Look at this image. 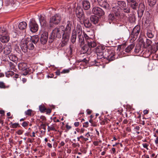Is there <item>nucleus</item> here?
<instances>
[{"instance_id":"obj_1","label":"nucleus","mask_w":158,"mask_h":158,"mask_svg":"<svg viewBox=\"0 0 158 158\" xmlns=\"http://www.w3.org/2000/svg\"><path fill=\"white\" fill-rule=\"evenodd\" d=\"M33 43L31 41V38H24L21 40L20 47L23 52L26 53L27 52L28 49L33 50L34 48Z\"/></svg>"},{"instance_id":"obj_2","label":"nucleus","mask_w":158,"mask_h":158,"mask_svg":"<svg viewBox=\"0 0 158 158\" xmlns=\"http://www.w3.org/2000/svg\"><path fill=\"white\" fill-rule=\"evenodd\" d=\"M105 59L109 61L114 60L116 59L115 50L113 48L106 49L104 52Z\"/></svg>"},{"instance_id":"obj_3","label":"nucleus","mask_w":158,"mask_h":158,"mask_svg":"<svg viewBox=\"0 0 158 158\" xmlns=\"http://www.w3.org/2000/svg\"><path fill=\"white\" fill-rule=\"evenodd\" d=\"M64 27L63 26L61 25L59 27H56L52 31L51 39H53L56 38H60L62 35H63V31Z\"/></svg>"},{"instance_id":"obj_4","label":"nucleus","mask_w":158,"mask_h":158,"mask_svg":"<svg viewBox=\"0 0 158 158\" xmlns=\"http://www.w3.org/2000/svg\"><path fill=\"white\" fill-rule=\"evenodd\" d=\"M18 66L19 69L23 72V74L24 75H26L28 74H30L33 72L31 69L28 68L27 64L26 63H20L19 64Z\"/></svg>"},{"instance_id":"obj_5","label":"nucleus","mask_w":158,"mask_h":158,"mask_svg":"<svg viewBox=\"0 0 158 158\" xmlns=\"http://www.w3.org/2000/svg\"><path fill=\"white\" fill-rule=\"evenodd\" d=\"M72 27V21L70 20L67 21L64 25L63 26L64 29L63 34L70 36Z\"/></svg>"},{"instance_id":"obj_6","label":"nucleus","mask_w":158,"mask_h":158,"mask_svg":"<svg viewBox=\"0 0 158 158\" xmlns=\"http://www.w3.org/2000/svg\"><path fill=\"white\" fill-rule=\"evenodd\" d=\"M61 20V17L59 14H56L51 17L49 20L50 26H52L53 24L57 25L60 23Z\"/></svg>"},{"instance_id":"obj_7","label":"nucleus","mask_w":158,"mask_h":158,"mask_svg":"<svg viewBox=\"0 0 158 158\" xmlns=\"http://www.w3.org/2000/svg\"><path fill=\"white\" fill-rule=\"evenodd\" d=\"M117 4L120 7V9L123 10L125 13H129L130 12L129 8L125 2L123 1H118L117 2Z\"/></svg>"},{"instance_id":"obj_8","label":"nucleus","mask_w":158,"mask_h":158,"mask_svg":"<svg viewBox=\"0 0 158 158\" xmlns=\"http://www.w3.org/2000/svg\"><path fill=\"white\" fill-rule=\"evenodd\" d=\"M76 14L77 17L81 20L85 17L83 10L80 6H78L76 10Z\"/></svg>"},{"instance_id":"obj_9","label":"nucleus","mask_w":158,"mask_h":158,"mask_svg":"<svg viewBox=\"0 0 158 158\" xmlns=\"http://www.w3.org/2000/svg\"><path fill=\"white\" fill-rule=\"evenodd\" d=\"M93 14L99 16H103L105 14L104 11L101 8L97 7H94L92 10Z\"/></svg>"},{"instance_id":"obj_10","label":"nucleus","mask_w":158,"mask_h":158,"mask_svg":"<svg viewBox=\"0 0 158 158\" xmlns=\"http://www.w3.org/2000/svg\"><path fill=\"white\" fill-rule=\"evenodd\" d=\"M29 26L31 31L32 32H35L38 30V25L34 21H32L30 22Z\"/></svg>"},{"instance_id":"obj_11","label":"nucleus","mask_w":158,"mask_h":158,"mask_svg":"<svg viewBox=\"0 0 158 158\" xmlns=\"http://www.w3.org/2000/svg\"><path fill=\"white\" fill-rule=\"evenodd\" d=\"M48 33L47 31H44L41 35L40 37V41L43 44H45L48 40Z\"/></svg>"},{"instance_id":"obj_12","label":"nucleus","mask_w":158,"mask_h":158,"mask_svg":"<svg viewBox=\"0 0 158 158\" xmlns=\"http://www.w3.org/2000/svg\"><path fill=\"white\" fill-rule=\"evenodd\" d=\"M70 36L69 35L63 34L62 41L60 43L61 47H64L69 42Z\"/></svg>"},{"instance_id":"obj_13","label":"nucleus","mask_w":158,"mask_h":158,"mask_svg":"<svg viewBox=\"0 0 158 158\" xmlns=\"http://www.w3.org/2000/svg\"><path fill=\"white\" fill-rule=\"evenodd\" d=\"M121 9L120 7L118 6H115L113 7L112 10L113 12V13L115 14L116 17H120Z\"/></svg>"},{"instance_id":"obj_14","label":"nucleus","mask_w":158,"mask_h":158,"mask_svg":"<svg viewBox=\"0 0 158 158\" xmlns=\"http://www.w3.org/2000/svg\"><path fill=\"white\" fill-rule=\"evenodd\" d=\"M120 17H117L115 14L113 13L110 14L108 16V20L110 23L113 21L118 20Z\"/></svg>"},{"instance_id":"obj_15","label":"nucleus","mask_w":158,"mask_h":158,"mask_svg":"<svg viewBox=\"0 0 158 158\" xmlns=\"http://www.w3.org/2000/svg\"><path fill=\"white\" fill-rule=\"evenodd\" d=\"M99 5L105 9H108L109 5L105 0H98Z\"/></svg>"},{"instance_id":"obj_16","label":"nucleus","mask_w":158,"mask_h":158,"mask_svg":"<svg viewBox=\"0 0 158 158\" xmlns=\"http://www.w3.org/2000/svg\"><path fill=\"white\" fill-rule=\"evenodd\" d=\"M140 31V27L139 25H137L133 28L131 34L134 36H137L139 35Z\"/></svg>"},{"instance_id":"obj_17","label":"nucleus","mask_w":158,"mask_h":158,"mask_svg":"<svg viewBox=\"0 0 158 158\" xmlns=\"http://www.w3.org/2000/svg\"><path fill=\"white\" fill-rule=\"evenodd\" d=\"M88 46L90 48L95 47L97 46L96 42L93 39H90L87 41Z\"/></svg>"},{"instance_id":"obj_18","label":"nucleus","mask_w":158,"mask_h":158,"mask_svg":"<svg viewBox=\"0 0 158 158\" xmlns=\"http://www.w3.org/2000/svg\"><path fill=\"white\" fill-rule=\"evenodd\" d=\"M11 50V46L8 44L4 47V52L6 55H8L10 53Z\"/></svg>"},{"instance_id":"obj_19","label":"nucleus","mask_w":158,"mask_h":158,"mask_svg":"<svg viewBox=\"0 0 158 158\" xmlns=\"http://www.w3.org/2000/svg\"><path fill=\"white\" fill-rule=\"evenodd\" d=\"M81 52L83 54L87 53L89 54L91 53V50L89 49L88 46L85 45L82 47Z\"/></svg>"},{"instance_id":"obj_20","label":"nucleus","mask_w":158,"mask_h":158,"mask_svg":"<svg viewBox=\"0 0 158 158\" xmlns=\"http://www.w3.org/2000/svg\"><path fill=\"white\" fill-rule=\"evenodd\" d=\"M82 5L85 10H87L90 8V4L88 1L84 0L82 1Z\"/></svg>"},{"instance_id":"obj_21","label":"nucleus","mask_w":158,"mask_h":158,"mask_svg":"<svg viewBox=\"0 0 158 158\" xmlns=\"http://www.w3.org/2000/svg\"><path fill=\"white\" fill-rule=\"evenodd\" d=\"M0 40L2 43H6L9 40V37L8 34L3 35H0Z\"/></svg>"},{"instance_id":"obj_22","label":"nucleus","mask_w":158,"mask_h":158,"mask_svg":"<svg viewBox=\"0 0 158 158\" xmlns=\"http://www.w3.org/2000/svg\"><path fill=\"white\" fill-rule=\"evenodd\" d=\"M145 9L144 5L143 3L139 4L138 10V14L142 15L143 14Z\"/></svg>"},{"instance_id":"obj_23","label":"nucleus","mask_w":158,"mask_h":158,"mask_svg":"<svg viewBox=\"0 0 158 158\" xmlns=\"http://www.w3.org/2000/svg\"><path fill=\"white\" fill-rule=\"evenodd\" d=\"M77 38V34L76 30H73L72 31V36L71 37V42L73 43L74 44L76 41Z\"/></svg>"},{"instance_id":"obj_24","label":"nucleus","mask_w":158,"mask_h":158,"mask_svg":"<svg viewBox=\"0 0 158 158\" xmlns=\"http://www.w3.org/2000/svg\"><path fill=\"white\" fill-rule=\"evenodd\" d=\"M81 20H83V23L86 27L89 28L91 26V23L88 19H85L84 17V19H81Z\"/></svg>"},{"instance_id":"obj_25","label":"nucleus","mask_w":158,"mask_h":158,"mask_svg":"<svg viewBox=\"0 0 158 158\" xmlns=\"http://www.w3.org/2000/svg\"><path fill=\"white\" fill-rule=\"evenodd\" d=\"M27 24L26 22H22L19 23L18 27L20 30H23L27 27Z\"/></svg>"},{"instance_id":"obj_26","label":"nucleus","mask_w":158,"mask_h":158,"mask_svg":"<svg viewBox=\"0 0 158 158\" xmlns=\"http://www.w3.org/2000/svg\"><path fill=\"white\" fill-rule=\"evenodd\" d=\"M9 59L16 64L18 60V57L14 54H10L9 56Z\"/></svg>"},{"instance_id":"obj_27","label":"nucleus","mask_w":158,"mask_h":158,"mask_svg":"<svg viewBox=\"0 0 158 158\" xmlns=\"http://www.w3.org/2000/svg\"><path fill=\"white\" fill-rule=\"evenodd\" d=\"M91 22L94 24L97 23L98 22V17L95 15H92L90 17Z\"/></svg>"},{"instance_id":"obj_28","label":"nucleus","mask_w":158,"mask_h":158,"mask_svg":"<svg viewBox=\"0 0 158 158\" xmlns=\"http://www.w3.org/2000/svg\"><path fill=\"white\" fill-rule=\"evenodd\" d=\"M31 41H32L34 44H36L38 41L39 38L37 35H35L31 37Z\"/></svg>"},{"instance_id":"obj_29","label":"nucleus","mask_w":158,"mask_h":158,"mask_svg":"<svg viewBox=\"0 0 158 158\" xmlns=\"http://www.w3.org/2000/svg\"><path fill=\"white\" fill-rule=\"evenodd\" d=\"M76 33H77L78 36L82 35V28L80 25H77L76 27Z\"/></svg>"},{"instance_id":"obj_30","label":"nucleus","mask_w":158,"mask_h":158,"mask_svg":"<svg viewBox=\"0 0 158 158\" xmlns=\"http://www.w3.org/2000/svg\"><path fill=\"white\" fill-rule=\"evenodd\" d=\"M8 34L6 29L4 27H0V35H3Z\"/></svg>"},{"instance_id":"obj_31","label":"nucleus","mask_w":158,"mask_h":158,"mask_svg":"<svg viewBox=\"0 0 158 158\" xmlns=\"http://www.w3.org/2000/svg\"><path fill=\"white\" fill-rule=\"evenodd\" d=\"M134 47V45L131 44L127 46L125 49V51L127 53H130Z\"/></svg>"},{"instance_id":"obj_32","label":"nucleus","mask_w":158,"mask_h":158,"mask_svg":"<svg viewBox=\"0 0 158 158\" xmlns=\"http://www.w3.org/2000/svg\"><path fill=\"white\" fill-rule=\"evenodd\" d=\"M77 37L79 39V41L80 43V45L81 46L85 43L84 37L83 35H81L77 36Z\"/></svg>"},{"instance_id":"obj_33","label":"nucleus","mask_w":158,"mask_h":158,"mask_svg":"<svg viewBox=\"0 0 158 158\" xmlns=\"http://www.w3.org/2000/svg\"><path fill=\"white\" fill-rule=\"evenodd\" d=\"M105 47L102 46H98L96 48V52H103L105 49Z\"/></svg>"},{"instance_id":"obj_34","label":"nucleus","mask_w":158,"mask_h":158,"mask_svg":"<svg viewBox=\"0 0 158 158\" xmlns=\"http://www.w3.org/2000/svg\"><path fill=\"white\" fill-rule=\"evenodd\" d=\"M25 114L26 115L28 116H31L32 115H34L33 111L31 109H28L25 112Z\"/></svg>"},{"instance_id":"obj_35","label":"nucleus","mask_w":158,"mask_h":158,"mask_svg":"<svg viewBox=\"0 0 158 158\" xmlns=\"http://www.w3.org/2000/svg\"><path fill=\"white\" fill-rule=\"evenodd\" d=\"M39 20L40 24L41 25H44L46 24V21L44 17L40 16L39 18Z\"/></svg>"},{"instance_id":"obj_36","label":"nucleus","mask_w":158,"mask_h":158,"mask_svg":"<svg viewBox=\"0 0 158 158\" xmlns=\"http://www.w3.org/2000/svg\"><path fill=\"white\" fill-rule=\"evenodd\" d=\"M97 55V57L98 59H101L102 58H105V54L104 52H96Z\"/></svg>"},{"instance_id":"obj_37","label":"nucleus","mask_w":158,"mask_h":158,"mask_svg":"<svg viewBox=\"0 0 158 158\" xmlns=\"http://www.w3.org/2000/svg\"><path fill=\"white\" fill-rule=\"evenodd\" d=\"M138 3L135 2L131 3L130 5L132 9L134 10H136L138 7Z\"/></svg>"},{"instance_id":"obj_38","label":"nucleus","mask_w":158,"mask_h":158,"mask_svg":"<svg viewBox=\"0 0 158 158\" xmlns=\"http://www.w3.org/2000/svg\"><path fill=\"white\" fill-rule=\"evenodd\" d=\"M110 121V120L107 118L104 119L100 122V124L101 125H104L108 123Z\"/></svg>"},{"instance_id":"obj_39","label":"nucleus","mask_w":158,"mask_h":158,"mask_svg":"<svg viewBox=\"0 0 158 158\" xmlns=\"http://www.w3.org/2000/svg\"><path fill=\"white\" fill-rule=\"evenodd\" d=\"M147 34L148 37L149 38H152L154 36V35L150 30L148 31Z\"/></svg>"},{"instance_id":"obj_40","label":"nucleus","mask_w":158,"mask_h":158,"mask_svg":"<svg viewBox=\"0 0 158 158\" xmlns=\"http://www.w3.org/2000/svg\"><path fill=\"white\" fill-rule=\"evenodd\" d=\"M39 109L40 111L42 113L44 112L46 110V108L44 105H41L39 106Z\"/></svg>"},{"instance_id":"obj_41","label":"nucleus","mask_w":158,"mask_h":158,"mask_svg":"<svg viewBox=\"0 0 158 158\" xmlns=\"http://www.w3.org/2000/svg\"><path fill=\"white\" fill-rule=\"evenodd\" d=\"M149 5L151 6H152L156 3L157 0H148Z\"/></svg>"},{"instance_id":"obj_42","label":"nucleus","mask_w":158,"mask_h":158,"mask_svg":"<svg viewBox=\"0 0 158 158\" xmlns=\"http://www.w3.org/2000/svg\"><path fill=\"white\" fill-rule=\"evenodd\" d=\"M9 64L10 69L14 70L15 69V65L14 64L11 62H10L9 63Z\"/></svg>"},{"instance_id":"obj_43","label":"nucleus","mask_w":158,"mask_h":158,"mask_svg":"<svg viewBox=\"0 0 158 158\" xmlns=\"http://www.w3.org/2000/svg\"><path fill=\"white\" fill-rule=\"evenodd\" d=\"M73 54V49L71 47V45L69 47V48L68 52V55L69 56H71Z\"/></svg>"},{"instance_id":"obj_44","label":"nucleus","mask_w":158,"mask_h":158,"mask_svg":"<svg viewBox=\"0 0 158 158\" xmlns=\"http://www.w3.org/2000/svg\"><path fill=\"white\" fill-rule=\"evenodd\" d=\"M84 34V38L85 39V40H86L87 42V41L89 40L90 39H91L90 37H89L87 34H86L85 33H83Z\"/></svg>"},{"instance_id":"obj_45","label":"nucleus","mask_w":158,"mask_h":158,"mask_svg":"<svg viewBox=\"0 0 158 158\" xmlns=\"http://www.w3.org/2000/svg\"><path fill=\"white\" fill-rule=\"evenodd\" d=\"M48 131H55V127L53 125H52L50 126L48 125Z\"/></svg>"},{"instance_id":"obj_46","label":"nucleus","mask_w":158,"mask_h":158,"mask_svg":"<svg viewBox=\"0 0 158 158\" xmlns=\"http://www.w3.org/2000/svg\"><path fill=\"white\" fill-rule=\"evenodd\" d=\"M11 124L12 126V127L15 128L17 127L19 125V124L18 123H12V122H10V125Z\"/></svg>"},{"instance_id":"obj_47","label":"nucleus","mask_w":158,"mask_h":158,"mask_svg":"<svg viewBox=\"0 0 158 158\" xmlns=\"http://www.w3.org/2000/svg\"><path fill=\"white\" fill-rule=\"evenodd\" d=\"M140 47H136L135 48V52L136 53H139L140 51Z\"/></svg>"},{"instance_id":"obj_48","label":"nucleus","mask_w":158,"mask_h":158,"mask_svg":"<svg viewBox=\"0 0 158 158\" xmlns=\"http://www.w3.org/2000/svg\"><path fill=\"white\" fill-rule=\"evenodd\" d=\"M40 118L41 120L40 121V122L41 123H43V122H42V121H46V118L44 116H41L40 117Z\"/></svg>"},{"instance_id":"obj_49","label":"nucleus","mask_w":158,"mask_h":158,"mask_svg":"<svg viewBox=\"0 0 158 158\" xmlns=\"http://www.w3.org/2000/svg\"><path fill=\"white\" fill-rule=\"evenodd\" d=\"M146 44H147V46L148 47L150 45H151V44H152V42L149 40L148 39H146Z\"/></svg>"},{"instance_id":"obj_50","label":"nucleus","mask_w":158,"mask_h":158,"mask_svg":"<svg viewBox=\"0 0 158 158\" xmlns=\"http://www.w3.org/2000/svg\"><path fill=\"white\" fill-rule=\"evenodd\" d=\"M5 88V85L4 83L2 81L0 82V88Z\"/></svg>"},{"instance_id":"obj_51","label":"nucleus","mask_w":158,"mask_h":158,"mask_svg":"<svg viewBox=\"0 0 158 158\" xmlns=\"http://www.w3.org/2000/svg\"><path fill=\"white\" fill-rule=\"evenodd\" d=\"M28 122L24 121L22 125L23 127H25L28 125Z\"/></svg>"},{"instance_id":"obj_52","label":"nucleus","mask_w":158,"mask_h":158,"mask_svg":"<svg viewBox=\"0 0 158 158\" xmlns=\"http://www.w3.org/2000/svg\"><path fill=\"white\" fill-rule=\"evenodd\" d=\"M80 139H82V141H86L89 140L88 138H85L84 137V136H83L82 135L80 136Z\"/></svg>"},{"instance_id":"obj_53","label":"nucleus","mask_w":158,"mask_h":158,"mask_svg":"<svg viewBox=\"0 0 158 158\" xmlns=\"http://www.w3.org/2000/svg\"><path fill=\"white\" fill-rule=\"evenodd\" d=\"M65 143L63 141H61L60 143L59 144L58 148H60L64 146L65 145Z\"/></svg>"},{"instance_id":"obj_54","label":"nucleus","mask_w":158,"mask_h":158,"mask_svg":"<svg viewBox=\"0 0 158 158\" xmlns=\"http://www.w3.org/2000/svg\"><path fill=\"white\" fill-rule=\"evenodd\" d=\"M69 72V69H64L61 72V73H68Z\"/></svg>"},{"instance_id":"obj_55","label":"nucleus","mask_w":158,"mask_h":158,"mask_svg":"<svg viewBox=\"0 0 158 158\" xmlns=\"http://www.w3.org/2000/svg\"><path fill=\"white\" fill-rule=\"evenodd\" d=\"M23 131L22 130H19L17 132V134L19 135H21L23 134Z\"/></svg>"},{"instance_id":"obj_56","label":"nucleus","mask_w":158,"mask_h":158,"mask_svg":"<svg viewBox=\"0 0 158 158\" xmlns=\"http://www.w3.org/2000/svg\"><path fill=\"white\" fill-rule=\"evenodd\" d=\"M89 126V123L88 122H85L83 123V127H87Z\"/></svg>"},{"instance_id":"obj_57","label":"nucleus","mask_w":158,"mask_h":158,"mask_svg":"<svg viewBox=\"0 0 158 158\" xmlns=\"http://www.w3.org/2000/svg\"><path fill=\"white\" fill-rule=\"evenodd\" d=\"M111 151H112V152H111V153H113V154H115L116 150L115 148H112Z\"/></svg>"},{"instance_id":"obj_58","label":"nucleus","mask_w":158,"mask_h":158,"mask_svg":"<svg viewBox=\"0 0 158 158\" xmlns=\"http://www.w3.org/2000/svg\"><path fill=\"white\" fill-rule=\"evenodd\" d=\"M143 146L144 148H146L148 150V145L147 144V143H143Z\"/></svg>"},{"instance_id":"obj_59","label":"nucleus","mask_w":158,"mask_h":158,"mask_svg":"<svg viewBox=\"0 0 158 158\" xmlns=\"http://www.w3.org/2000/svg\"><path fill=\"white\" fill-rule=\"evenodd\" d=\"M3 50V46L2 44L0 42V53L2 52Z\"/></svg>"},{"instance_id":"obj_60","label":"nucleus","mask_w":158,"mask_h":158,"mask_svg":"<svg viewBox=\"0 0 158 158\" xmlns=\"http://www.w3.org/2000/svg\"><path fill=\"white\" fill-rule=\"evenodd\" d=\"M94 145L95 146H98V145L99 142L98 141H95L93 142Z\"/></svg>"},{"instance_id":"obj_61","label":"nucleus","mask_w":158,"mask_h":158,"mask_svg":"<svg viewBox=\"0 0 158 158\" xmlns=\"http://www.w3.org/2000/svg\"><path fill=\"white\" fill-rule=\"evenodd\" d=\"M8 73H9V74L10 75V76H11L12 75H13L14 74V73L11 71H8Z\"/></svg>"},{"instance_id":"obj_62","label":"nucleus","mask_w":158,"mask_h":158,"mask_svg":"<svg viewBox=\"0 0 158 158\" xmlns=\"http://www.w3.org/2000/svg\"><path fill=\"white\" fill-rule=\"evenodd\" d=\"M85 136L86 137L85 138H88L90 136H91L89 133V132H87L85 135Z\"/></svg>"},{"instance_id":"obj_63","label":"nucleus","mask_w":158,"mask_h":158,"mask_svg":"<svg viewBox=\"0 0 158 158\" xmlns=\"http://www.w3.org/2000/svg\"><path fill=\"white\" fill-rule=\"evenodd\" d=\"M74 125L75 127H78L79 125V123L78 122H75Z\"/></svg>"},{"instance_id":"obj_64","label":"nucleus","mask_w":158,"mask_h":158,"mask_svg":"<svg viewBox=\"0 0 158 158\" xmlns=\"http://www.w3.org/2000/svg\"><path fill=\"white\" fill-rule=\"evenodd\" d=\"M140 129V127L139 126H136L135 127L134 130L135 131H139Z\"/></svg>"}]
</instances>
